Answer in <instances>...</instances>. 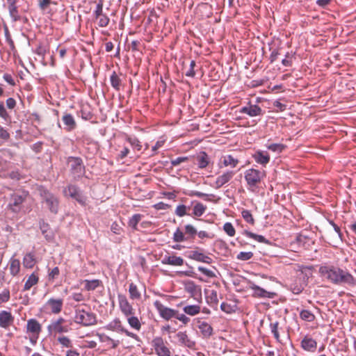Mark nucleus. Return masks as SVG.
Instances as JSON below:
<instances>
[{"label": "nucleus", "instance_id": "f257e3e1", "mask_svg": "<svg viewBox=\"0 0 356 356\" xmlns=\"http://www.w3.org/2000/svg\"><path fill=\"white\" fill-rule=\"evenodd\" d=\"M321 276L329 282L336 285L355 286L356 278L348 271L334 266H323L319 268Z\"/></svg>", "mask_w": 356, "mask_h": 356}, {"label": "nucleus", "instance_id": "f03ea898", "mask_svg": "<svg viewBox=\"0 0 356 356\" xmlns=\"http://www.w3.org/2000/svg\"><path fill=\"white\" fill-rule=\"evenodd\" d=\"M74 322L83 327H89L97 324V316L95 313L88 310H86L82 305H77L74 307Z\"/></svg>", "mask_w": 356, "mask_h": 356}, {"label": "nucleus", "instance_id": "7ed1b4c3", "mask_svg": "<svg viewBox=\"0 0 356 356\" xmlns=\"http://www.w3.org/2000/svg\"><path fill=\"white\" fill-rule=\"evenodd\" d=\"M266 177V172L264 170H259L254 168H250L245 170L244 173V178L247 182L249 189L253 190L258 186V184Z\"/></svg>", "mask_w": 356, "mask_h": 356}, {"label": "nucleus", "instance_id": "20e7f679", "mask_svg": "<svg viewBox=\"0 0 356 356\" xmlns=\"http://www.w3.org/2000/svg\"><path fill=\"white\" fill-rule=\"evenodd\" d=\"M47 328L49 334L54 337L57 334L67 333L70 330V325L67 324V321L63 317L52 320Z\"/></svg>", "mask_w": 356, "mask_h": 356}, {"label": "nucleus", "instance_id": "39448f33", "mask_svg": "<svg viewBox=\"0 0 356 356\" xmlns=\"http://www.w3.org/2000/svg\"><path fill=\"white\" fill-rule=\"evenodd\" d=\"M39 191L43 202L46 203L49 211L53 213H57L59 204L58 198L43 187H41Z\"/></svg>", "mask_w": 356, "mask_h": 356}, {"label": "nucleus", "instance_id": "423d86ee", "mask_svg": "<svg viewBox=\"0 0 356 356\" xmlns=\"http://www.w3.org/2000/svg\"><path fill=\"white\" fill-rule=\"evenodd\" d=\"M67 163L70 166V172L75 178H80L86 172L85 165L83 160L80 157L69 156Z\"/></svg>", "mask_w": 356, "mask_h": 356}, {"label": "nucleus", "instance_id": "0eeeda50", "mask_svg": "<svg viewBox=\"0 0 356 356\" xmlns=\"http://www.w3.org/2000/svg\"><path fill=\"white\" fill-rule=\"evenodd\" d=\"M26 198V194L24 193H15L10 195L8 207L14 213H18L21 211L22 204Z\"/></svg>", "mask_w": 356, "mask_h": 356}, {"label": "nucleus", "instance_id": "6e6552de", "mask_svg": "<svg viewBox=\"0 0 356 356\" xmlns=\"http://www.w3.org/2000/svg\"><path fill=\"white\" fill-rule=\"evenodd\" d=\"M154 306L158 311L160 316L165 321H170L177 316V310L164 306L159 300H155Z\"/></svg>", "mask_w": 356, "mask_h": 356}, {"label": "nucleus", "instance_id": "1a4fd4ad", "mask_svg": "<svg viewBox=\"0 0 356 356\" xmlns=\"http://www.w3.org/2000/svg\"><path fill=\"white\" fill-rule=\"evenodd\" d=\"M105 328L113 332L124 333L127 336L133 339L138 338V336L136 334L129 332L123 327L122 322L119 318H115L113 321H111L107 325L105 326Z\"/></svg>", "mask_w": 356, "mask_h": 356}, {"label": "nucleus", "instance_id": "9d476101", "mask_svg": "<svg viewBox=\"0 0 356 356\" xmlns=\"http://www.w3.org/2000/svg\"><path fill=\"white\" fill-rule=\"evenodd\" d=\"M152 345L158 356H171L170 349L165 346L163 339L161 337H154Z\"/></svg>", "mask_w": 356, "mask_h": 356}, {"label": "nucleus", "instance_id": "9b49d317", "mask_svg": "<svg viewBox=\"0 0 356 356\" xmlns=\"http://www.w3.org/2000/svg\"><path fill=\"white\" fill-rule=\"evenodd\" d=\"M118 299L119 302V307L122 313L127 317L134 315L135 309L129 302L127 298L124 294H118Z\"/></svg>", "mask_w": 356, "mask_h": 356}, {"label": "nucleus", "instance_id": "f8f14e48", "mask_svg": "<svg viewBox=\"0 0 356 356\" xmlns=\"http://www.w3.org/2000/svg\"><path fill=\"white\" fill-rule=\"evenodd\" d=\"M26 331L32 334L31 337V342H35L42 331V326L35 318L28 320L26 324Z\"/></svg>", "mask_w": 356, "mask_h": 356}, {"label": "nucleus", "instance_id": "ddd939ff", "mask_svg": "<svg viewBox=\"0 0 356 356\" xmlns=\"http://www.w3.org/2000/svg\"><path fill=\"white\" fill-rule=\"evenodd\" d=\"M64 193L66 195H69L76 200L81 205H85L86 198L83 195L77 186L70 185L64 190Z\"/></svg>", "mask_w": 356, "mask_h": 356}, {"label": "nucleus", "instance_id": "4468645a", "mask_svg": "<svg viewBox=\"0 0 356 356\" xmlns=\"http://www.w3.org/2000/svg\"><path fill=\"white\" fill-rule=\"evenodd\" d=\"M300 347L305 351L314 353L317 348V341L307 334L301 340Z\"/></svg>", "mask_w": 356, "mask_h": 356}, {"label": "nucleus", "instance_id": "2eb2a0df", "mask_svg": "<svg viewBox=\"0 0 356 356\" xmlns=\"http://www.w3.org/2000/svg\"><path fill=\"white\" fill-rule=\"evenodd\" d=\"M46 307L49 308L51 313L54 314H59L63 309V300L62 298H50L46 302Z\"/></svg>", "mask_w": 356, "mask_h": 356}, {"label": "nucleus", "instance_id": "dca6fc26", "mask_svg": "<svg viewBox=\"0 0 356 356\" xmlns=\"http://www.w3.org/2000/svg\"><path fill=\"white\" fill-rule=\"evenodd\" d=\"M239 112L245 113L250 117L259 116L263 114L262 109L257 104H249L243 106L239 110Z\"/></svg>", "mask_w": 356, "mask_h": 356}, {"label": "nucleus", "instance_id": "f3484780", "mask_svg": "<svg viewBox=\"0 0 356 356\" xmlns=\"http://www.w3.org/2000/svg\"><path fill=\"white\" fill-rule=\"evenodd\" d=\"M14 323V317L10 312L3 310L0 312V327L4 329L9 328Z\"/></svg>", "mask_w": 356, "mask_h": 356}, {"label": "nucleus", "instance_id": "a211bd4d", "mask_svg": "<svg viewBox=\"0 0 356 356\" xmlns=\"http://www.w3.org/2000/svg\"><path fill=\"white\" fill-rule=\"evenodd\" d=\"M176 338L178 340L179 344L181 346H185V347H187L189 348H193L195 345V343L188 337L186 331L185 332H181V331L178 332L176 334Z\"/></svg>", "mask_w": 356, "mask_h": 356}, {"label": "nucleus", "instance_id": "6ab92c4d", "mask_svg": "<svg viewBox=\"0 0 356 356\" xmlns=\"http://www.w3.org/2000/svg\"><path fill=\"white\" fill-rule=\"evenodd\" d=\"M250 289L253 291V296L257 298H272L275 295L273 292H269L254 283H251Z\"/></svg>", "mask_w": 356, "mask_h": 356}, {"label": "nucleus", "instance_id": "aec40b11", "mask_svg": "<svg viewBox=\"0 0 356 356\" xmlns=\"http://www.w3.org/2000/svg\"><path fill=\"white\" fill-rule=\"evenodd\" d=\"M234 175L235 172L234 171H227L218 176L215 181V188L217 189L221 188L223 185L228 183Z\"/></svg>", "mask_w": 356, "mask_h": 356}, {"label": "nucleus", "instance_id": "412c9836", "mask_svg": "<svg viewBox=\"0 0 356 356\" xmlns=\"http://www.w3.org/2000/svg\"><path fill=\"white\" fill-rule=\"evenodd\" d=\"M161 263L165 265L181 266L184 264V259L176 255H165L161 260Z\"/></svg>", "mask_w": 356, "mask_h": 356}, {"label": "nucleus", "instance_id": "4be33fe9", "mask_svg": "<svg viewBox=\"0 0 356 356\" xmlns=\"http://www.w3.org/2000/svg\"><path fill=\"white\" fill-rule=\"evenodd\" d=\"M62 121L65 125L64 129L67 131H72L76 127L75 119L70 113H64L62 117Z\"/></svg>", "mask_w": 356, "mask_h": 356}, {"label": "nucleus", "instance_id": "5701e85b", "mask_svg": "<svg viewBox=\"0 0 356 356\" xmlns=\"http://www.w3.org/2000/svg\"><path fill=\"white\" fill-rule=\"evenodd\" d=\"M254 161L264 166H265L270 161V155L267 152L261 150L256 151L252 155Z\"/></svg>", "mask_w": 356, "mask_h": 356}, {"label": "nucleus", "instance_id": "b1692460", "mask_svg": "<svg viewBox=\"0 0 356 356\" xmlns=\"http://www.w3.org/2000/svg\"><path fill=\"white\" fill-rule=\"evenodd\" d=\"M197 164L201 169L205 168L209 163L210 159L205 152H200L195 157Z\"/></svg>", "mask_w": 356, "mask_h": 356}, {"label": "nucleus", "instance_id": "393cba45", "mask_svg": "<svg viewBox=\"0 0 356 356\" xmlns=\"http://www.w3.org/2000/svg\"><path fill=\"white\" fill-rule=\"evenodd\" d=\"M39 281V277L38 275L33 272L27 279L26 281L24 286V291H29L31 289V288L37 284Z\"/></svg>", "mask_w": 356, "mask_h": 356}, {"label": "nucleus", "instance_id": "a878e982", "mask_svg": "<svg viewBox=\"0 0 356 356\" xmlns=\"http://www.w3.org/2000/svg\"><path fill=\"white\" fill-rule=\"evenodd\" d=\"M22 263L24 267L26 268H33L36 263L34 254L31 252L26 254L23 258Z\"/></svg>", "mask_w": 356, "mask_h": 356}, {"label": "nucleus", "instance_id": "bb28decb", "mask_svg": "<svg viewBox=\"0 0 356 356\" xmlns=\"http://www.w3.org/2000/svg\"><path fill=\"white\" fill-rule=\"evenodd\" d=\"M222 163L225 167L229 166L234 168L238 164L239 161L232 155H225L222 157Z\"/></svg>", "mask_w": 356, "mask_h": 356}, {"label": "nucleus", "instance_id": "cd10ccee", "mask_svg": "<svg viewBox=\"0 0 356 356\" xmlns=\"http://www.w3.org/2000/svg\"><path fill=\"white\" fill-rule=\"evenodd\" d=\"M185 314L189 316H195L201 311V307L198 305H187L183 307Z\"/></svg>", "mask_w": 356, "mask_h": 356}, {"label": "nucleus", "instance_id": "c85d7f7f", "mask_svg": "<svg viewBox=\"0 0 356 356\" xmlns=\"http://www.w3.org/2000/svg\"><path fill=\"white\" fill-rule=\"evenodd\" d=\"M199 329L204 338H209L213 334V328L207 322L201 323Z\"/></svg>", "mask_w": 356, "mask_h": 356}, {"label": "nucleus", "instance_id": "c756f323", "mask_svg": "<svg viewBox=\"0 0 356 356\" xmlns=\"http://www.w3.org/2000/svg\"><path fill=\"white\" fill-rule=\"evenodd\" d=\"M206 210L207 207L205 205L200 202H195L193 209V215L196 217H200Z\"/></svg>", "mask_w": 356, "mask_h": 356}, {"label": "nucleus", "instance_id": "7c9ffc66", "mask_svg": "<svg viewBox=\"0 0 356 356\" xmlns=\"http://www.w3.org/2000/svg\"><path fill=\"white\" fill-rule=\"evenodd\" d=\"M129 297L131 300H139L141 298L140 292L139 291L137 286L131 283L129 286Z\"/></svg>", "mask_w": 356, "mask_h": 356}, {"label": "nucleus", "instance_id": "2f4dec72", "mask_svg": "<svg viewBox=\"0 0 356 356\" xmlns=\"http://www.w3.org/2000/svg\"><path fill=\"white\" fill-rule=\"evenodd\" d=\"M8 9L9 14L13 21L17 22L21 19V16L19 14L18 7L17 6L16 3L13 5H8Z\"/></svg>", "mask_w": 356, "mask_h": 356}, {"label": "nucleus", "instance_id": "473e14b6", "mask_svg": "<svg viewBox=\"0 0 356 356\" xmlns=\"http://www.w3.org/2000/svg\"><path fill=\"white\" fill-rule=\"evenodd\" d=\"M20 270V261L17 259H12L10 264V272L13 276H16Z\"/></svg>", "mask_w": 356, "mask_h": 356}, {"label": "nucleus", "instance_id": "72a5a7b5", "mask_svg": "<svg viewBox=\"0 0 356 356\" xmlns=\"http://www.w3.org/2000/svg\"><path fill=\"white\" fill-rule=\"evenodd\" d=\"M83 282L85 283V289L88 291L95 290L101 284V281L99 280H86Z\"/></svg>", "mask_w": 356, "mask_h": 356}, {"label": "nucleus", "instance_id": "f704fd0d", "mask_svg": "<svg viewBox=\"0 0 356 356\" xmlns=\"http://www.w3.org/2000/svg\"><path fill=\"white\" fill-rule=\"evenodd\" d=\"M207 301L211 307L217 308L218 303L217 292L214 290L211 291L210 294L207 297Z\"/></svg>", "mask_w": 356, "mask_h": 356}, {"label": "nucleus", "instance_id": "c9c22d12", "mask_svg": "<svg viewBox=\"0 0 356 356\" xmlns=\"http://www.w3.org/2000/svg\"><path fill=\"white\" fill-rule=\"evenodd\" d=\"M143 215L140 213L134 214L128 221V225L134 230H138V224L141 220Z\"/></svg>", "mask_w": 356, "mask_h": 356}, {"label": "nucleus", "instance_id": "e433bc0d", "mask_svg": "<svg viewBox=\"0 0 356 356\" xmlns=\"http://www.w3.org/2000/svg\"><path fill=\"white\" fill-rule=\"evenodd\" d=\"M243 234L249 238H253V239L257 241L259 243H268V241L267 239H266L265 237L261 235L256 234L249 232L248 230H245L243 232Z\"/></svg>", "mask_w": 356, "mask_h": 356}, {"label": "nucleus", "instance_id": "4c0bfd02", "mask_svg": "<svg viewBox=\"0 0 356 356\" xmlns=\"http://www.w3.org/2000/svg\"><path fill=\"white\" fill-rule=\"evenodd\" d=\"M127 322L129 325L136 330H140L141 328V323L136 316H129L127 318Z\"/></svg>", "mask_w": 356, "mask_h": 356}, {"label": "nucleus", "instance_id": "58836bf2", "mask_svg": "<svg viewBox=\"0 0 356 356\" xmlns=\"http://www.w3.org/2000/svg\"><path fill=\"white\" fill-rule=\"evenodd\" d=\"M111 84L112 87L116 90H120L121 85V79L118 76L115 72H113L110 77Z\"/></svg>", "mask_w": 356, "mask_h": 356}, {"label": "nucleus", "instance_id": "ea45409f", "mask_svg": "<svg viewBox=\"0 0 356 356\" xmlns=\"http://www.w3.org/2000/svg\"><path fill=\"white\" fill-rule=\"evenodd\" d=\"M300 317L307 322H312L315 320L314 314L307 309L302 310L300 313Z\"/></svg>", "mask_w": 356, "mask_h": 356}, {"label": "nucleus", "instance_id": "a19ab883", "mask_svg": "<svg viewBox=\"0 0 356 356\" xmlns=\"http://www.w3.org/2000/svg\"><path fill=\"white\" fill-rule=\"evenodd\" d=\"M58 342L63 348H72V342L70 338L65 336H59L57 339Z\"/></svg>", "mask_w": 356, "mask_h": 356}, {"label": "nucleus", "instance_id": "79ce46f5", "mask_svg": "<svg viewBox=\"0 0 356 356\" xmlns=\"http://www.w3.org/2000/svg\"><path fill=\"white\" fill-rule=\"evenodd\" d=\"M270 331L273 334L275 339L277 341H280V337L279 334V322L275 321L270 324Z\"/></svg>", "mask_w": 356, "mask_h": 356}, {"label": "nucleus", "instance_id": "37998d69", "mask_svg": "<svg viewBox=\"0 0 356 356\" xmlns=\"http://www.w3.org/2000/svg\"><path fill=\"white\" fill-rule=\"evenodd\" d=\"M173 240L175 242L180 243L187 240V238L184 236L183 232L177 228L173 234Z\"/></svg>", "mask_w": 356, "mask_h": 356}, {"label": "nucleus", "instance_id": "c03bdc74", "mask_svg": "<svg viewBox=\"0 0 356 356\" xmlns=\"http://www.w3.org/2000/svg\"><path fill=\"white\" fill-rule=\"evenodd\" d=\"M95 19H98V25L100 27H106L110 22L109 17L106 14H102V15H99L98 17H95Z\"/></svg>", "mask_w": 356, "mask_h": 356}, {"label": "nucleus", "instance_id": "a18cd8bd", "mask_svg": "<svg viewBox=\"0 0 356 356\" xmlns=\"http://www.w3.org/2000/svg\"><path fill=\"white\" fill-rule=\"evenodd\" d=\"M266 147L273 152H282L285 148V145L281 143H272L266 145Z\"/></svg>", "mask_w": 356, "mask_h": 356}, {"label": "nucleus", "instance_id": "49530a36", "mask_svg": "<svg viewBox=\"0 0 356 356\" xmlns=\"http://www.w3.org/2000/svg\"><path fill=\"white\" fill-rule=\"evenodd\" d=\"M223 230L229 236H234L236 234V230L231 222H225L223 225Z\"/></svg>", "mask_w": 356, "mask_h": 356}, {"label": "nucleus", "instance_id": "de8ad7c7", "mask_svg": "<svg viewBox=\"0 0 356 356\" xmlns=\"http://www.w3.org/2000/svg\"><path fill=\"white\" fill-rule=\"evenodd\" d=\"M175 213L179 217H183L185 215H188L187 213V207L184 204H179L177 207Z\"/></svg>", "mask_w": 356, "mask_h": 356}, {"label": "nucleus", "instance_id": "09e8293b", "mask_svg": "<svg viewBox=\"0 0 356 356\" xmlns=\"http://www.w3.org/2000/svg\"><path fill=\"white\" fill-rule=\"evenodd\" d=\"M197 233V229L192 225L188 224L185 226V234L188 235L189 238H194Z\"/></svg>", "mask_w": 356, "mask_h": 356}, {"label": "nucleus", "instance_id": "8fccbe9b", "mask_svg": "<svg viewBox=\"0 0 356 356\" xmlns=\"http://www.w3.org/2000/svg\"><path fill=\"white\" fill-rule=\"evenodd\" d=\"M241 214H242V216L243 218V219L248 223L251 224V225H254V219L252 215V213H250V211L248 210H243L242 212H241Z\"/></svg>", "mask_w": 356, "mask_h": 356}, {"label": "nucleus", "instance_id": "3c124183", "mask_svg": "<svg viewBox=\"0 0 356 356\" xmlns=\"http://www.w3.org/2000/svg\"><path fill=\"white\" fill-rule=\"evenodd\" d=\"M253 253L252 252H241L237 254L236 259L241 261H248L252 259Z\"/></svg>", "mask_w": 356, "mask_h": 356}, {"label": "nucleus", "instance_id": "603ef678", "mask_svg": "<svg viewBox=\"0 0 356 356\" xmlns=\"http://www.w3.org/2000/svg\"><path fill=\"white\" fill-rule=\"evenodd\" d=\"M204 254L196 250L191 251L188 257L191 259L200 261L203 259Z\"/></svg>", "mask_w": 356, "mask_h": 356}, {"label": "nucleus", "instance_id": "864d4df0", "mask_svg": "<svg viewBox=\"0 0 356 356\" xmlns=\"http://www.w3.org/2000/svg\"><path fill=\"white\" fill-rule=\"evenodd\" d=\"M104 14L103 13V0H99L97 3L95 10L93 13V15L95 17H98L99 15H102Z\"/></svg>", "mask_w": 356, "mask_h": 356}, {"label": "nucleus", "instance_id": "5fc2aeb1", "mask_svg": "<svg viewBox=\"0 0 356 356\" xmlns=\"http://www.w3.org/2000/svg\"><path fill=\"white\" fill-rule=\"evenodd\" d=\"M127 140L132 147L136 148L138 151L141 149L142 145L140 142L136 138L129 137Z\"/></svg>", "mask_w": 356, "mask_h": 356}, {"label": "nucleus", "instance_id": "6e6d98bb", "mask_svg": "<svg viewBox=\"0 0 356 356\" xmlns=\"http://www.w3.org/2000/svg\"><path fill=\"white\" fill-rule=\"evenodd\" d=\"M188 160L187 156H180L177 157L175 159H172L170 163L172 166H177L180 165L183 162H186Z\"/></svg>", "mask_w": 356, "mask_h": 356}, {"label": "nucleus", "instance_id": "4d7b16f0", "mask_svg": "<svg viewBox=\"0 0 356 356\" xmlns=\"http://www.w3.org/2000/svg\"><path fill=\"white\" fill-rule=\"evenodd\" d=\"M197 270L201 272L202 273H203L204 275H205L206 276H207L208 277H216V275L215 273H213V271L209 270V269H207L204 267H202V266H199L197 268Z\"/></svg>", "mask_w": 356, "mask_h": 356}, {"label": "nucleus", "instance_id": "13d9d810", "mask_svg": "<svg viewBox=\"0 0 356 356\" xmlns=\"http://www.w3.org/2000/svg\"><path fill=\"white\" fill-rule=\"evenodd\" d=\"M11 179L19 181L22 178V175L18 170H13L9 172L7 175Z\"/></svg>", "mask_w": 356, "mask_h": 356}, {"label": "nucleus", "instance_id": "bf43d9fd", "mask_svg": "<svg viewBox=\"0 0 356 356\" xmlns=\"http://www.w3.org/2000/svg\"><path fill=\"white\" fill-rule=\"evenodd\" d=\"M53 2L51 0H38V6L41 10H46Z\"/></svg>", "mask_w": 356, "mask_h": 356}, {"label": "nucleus", "instance_id": "052dcab7", "mask_svg": "<svg viewBox=\"0 0 356 356\" xmlns=\"http://www.w3.org/2000/svg\"><path fill=\"white\" fill-rule=\"evenodd\" d=\"M175 318L181 321L184 325L188 324L190 322V318L187 317L184 314H179V312H177V316H175Z\"/></svg>", "mask_w": 356, "mask_h": 356}, {"label": "nucleus", "instance_id": "680f3d73", "mask_svg": "<svg viewBox=\"0 0 356 356\" xmlns=\"http://www.w3.org/2000/svg\"><path fill=\"white\" fill-rule=\"evenodd\" d=\"M195 66V61L191 60L190 63L189 69L186 72V76L190 77H194L195 75V72L194 70V67Z\"/></svg>", "mask_w": 356, "mask_h": 356}, {"label": "nucleus", "instance_id": "e2e57ef3", "mask_svg": "<svg viewBox=\"0 0 356 356\" xmlns=\"http://www.w3.org/2000/svg\"><path fill=\"white\" fill-rule=\"evenodd\" d=\"M10 299V292L8 290H4L0 293V303L6 302Z\"/></svg>", "mask_w": 356, "mask_h": 356}, {"label": "nucleus", "instance_id": "0e129e2a", "mask_svg": "<svg viewBox=\"0 0 356 356\" xmlns=\"http://www.w3.org/2000/svg\"><path fill=\"white\" fill-rule=\"evenodd\" d=\"M220 309L227 314H231L234 311L231 305L226 302H222L220 305Z\"/></svg>", "mask_w": 356, "mask_h": 356}, {"label": "nucleus", "instance_id": "69168bd1", "mask_svg": "<svg viewBox=\"0 0 356 356\" xmlns=\"http://www.w3.org/2000/svg\"><path fill=\"white\" fill-rule=\"evenodd\" d=\"M154 207L157 210H165L170 207V206L164 202H160L156 204H154Z\"/></svg>", "mask_w": 356, "mask_h": 356}, {"label": "nucleus", "instance_id": "338daca9", "mask_svg": "<svg viewBox=\"0 0 356 356\" xmlns=\"http://www.w3.org/2000/svg\"><path fill=\"white\" fill-rule=\"evenodd\" d=\"M72 298L76 302H82L85 300V297L81 293H74L72 295Z\"/></svg>", "mask_w": 356, "mask_h": 356}, {"label": "nucleus", "instance_id": "774afa93", "mask_svg": "<svg viewBox=\"0 0 356 356\" xmlns=\"http://www.w3.org/2000/svg\"><path fill=\"white\" fill-rule=\"evenodd\" d=\"M3 79L10 86H15V82L13 78V76L9 74H3Z\"/></svg>", "mask_w": 356, "mask_h": 356}]
</instances>
